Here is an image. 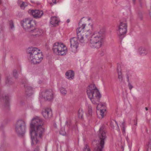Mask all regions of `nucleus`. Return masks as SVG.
Masks as SVG:
<instances>
[{"mask_svg": "<svg viewBox=\"0 0 151 151\" xmlns=\"http://www.w3.org/2000/svg\"><path fill=\"white\" fill-rule=\"evenodd\" d=\"M105 32L104 28L94 32L90 41L89 45L91 47L99 48L101 47L104 37Z\"/></svg>", "mask_w": 151, "mask_h": 151, "instance_id": "obj_1", "label": "nucleus"}, {"mask_svg": "<svg viewBox=\"0 0 151 151\" xmlns=\"http://www.w3.org/2000/svg\"><path fill=\"white\" fill-rule=\"evenodd\" d=\"M45 132V129L43 126H38L30 128V133L32 142L31 145L37 144L39 141V138H42Z\"/></svg>", "mask_w": 151, "mask_h": 151, "instance_id": "obj_2", "label": "nucleus"}, {"mask_svg": "<svg viewBox=\"0 0 151 151\" xmlns=\"http://www.w3.org/2000/svg\"><path fill=\"white\" fill-rule=\"evenodd\" d=\"M106 132L105 126H102L100 128L98 133V143L95 148L94 151H103L106 139Z\"/></svg>", "mask_w": 151, "mask_h": 151, "instance_id": "obj_3", "label": "nucleus"}, {"mask_svg": "<svg viewBox=\"0 0 151 151\" xmlns=\"http://www.w3.org/2000/svg\"><path fill=\"white\" fill-rule=\"evenodd\" d=\"M89 87V90L87 91L88 96L93 104H96L94 98L96 97L98 99H100L101 97L100 93L95 84H91Z\"/></svg>", "mask_w": 151, "mask_h": 151, "instance_id": "obj_4", "label": "nucleus"}, {"mask_svg": "<svg viewBox=\"0 0 151 151\" xmlns=\"http://www.w3.org/2000/svg\"><path fill=\"white\" fill-rule=\"evenodd\" d=\"M52 50L57 55H63L67 52V48L63 43L56 42L53 45Z\"/></svg>", "mask_w": 151, "mask_h": 151, "instance_id": "obj_5", "label": "nucleus"}, {"mask_svg": "<svg viewBox=\"0 0 151 151\" xmlns=\"http://www.w3.org/2000/svg\"><path fill=\"white\" fill-rule=\"evenodd\" d=\"M26 125L25 122L22 120L17 121L15 126V131L19 136H23L26 132Z\"/></svg>", "mask_w": 151, "mask_h": 151, "instance_id": "obj_6", "label": "nucleus"}, {"mask_svg": "<svg viewBox=\"0 0 151 151\" xmlns=\"http://www.w3.org/2000/svg\"><path fill=\"white\" fill-rule=\"evenodd\" d=\"M127 23L126 20H120L117 32L118 36L120 39L122 40L125 37L127 32Z\"/></svg>", "mask_w": 151, "mask_h": 151, "instance_id": "obj_7", "label": "nucleus"}, {"mask_svg": "<svg viewBox=\"0 0 151 151\" xmlns=\"http://www.w3.org/2000/svg\"><path fill=\"white\" fill-rule=\"evenodd\" d=\"M86 26V24H83L76 29L77 38L81 43H87L89 41L88 38L86 37L84 35L81 33V32L83 33L82 30Z\"/></svg>", "mask_w": 151, "mask_h": 151, "instance_id": "obj_8", "label": "nucleus"}, {"mask_svg": "<svg viewBox=\"0 0 151 151\" xmlns=\"http://www.w3.org/2000/svg\"><path fill=\"white\" fill-rule=\"evenodd\" d=\"M27 52L29 55V60L31 61L32 59L34 61H35L36 60L35 59V57L36 56H37L38 54L42 52L37 48L31 47L28 48Z\"/></svg>", "mask_w": 151, "mask_h": 151, "instance_id": "obj_9", "label": "nucleus"}, {"mask_svg": "<svg viewBox=\"0 0 151 151\" xmlns=\"http://www.w3.org/2000/svg\"><path fill=\"white\" fill-rule=\"evenodd\" d=\"M40 97L44 99L45 101L52 100L54 98L53 91L51 89H47L41 93Z\"/></svg>", "mask_w": 151, "mask_h": 151, "instance_id": "obj_10", "label": "nucleus"}, {"mask_svg": "<svg viewBox=\"0 0 151 151\" xmlns=\"http://www.w3.org/2000/svg\"><path fill=\"white\" fill-rule=\"evenodd\" d=\"M44 124V122L42 119L39 117L36 116L32 119L30 124V127L32 128L39 126H43Z\"/></svg>", "mask_w": 151, "mask_h": 151, "instance_id": "obj_11", "label": "nucleus"}, {"mask_svg": "<svg viewBox=\"0 0 151 151\" xmlns=\"http://www.w3.org/2000/svg\"><path fill=\"white\" fill-rule=\"evenodd\" d=\"M86 30V33L83 34L86 37L88 38V41L91 39L92 32L93 29V24H89L88 26L85 28Z\"/></svg>", "mask_w": 151, "mask_h": 151, "instance_id": "obj_12", "label": "nucleus"}, {"mask_svg": "<svg viewBox=\"0 0 151 151\" xmlns=\"http://www.w3.org/2000/svg\"><path fill=\"white\" fill-rule=\"evenodd\" d=\"M33 21L30 19L27 18L22 21L21 25L25 29H29L33 27V25L32 24Z\"/></svg>", "mask_w": 151, "mask_h": 151, "instance_id": "obj_13", "label": "nucleus"}, {"mask_svg": "<svg viewBox=\"0 0 151 151\" xmlns=\"http://www.w3.org/2000/svg\"><path fill=\"white\" fill-rule=\"evenodd\" d=\"M70 47L72 49L75 50L78 48L79 45L78 38L73 37L70 40Z\"/></svg>", "mask_w": 151, "mask_h": 151, "instance_id": "obj_14", "label": "nucleus"}, {"mask_svg": "<svg viewBox=\"0 0 151 151\" xmlns=\"http://www.w3.org/2000/svg\"><path fill=\"white\" fill-rule=\"evenodd\" d=\"M0 93L1 94V99L5 103V106H8L9 105V97L8 95L2 91H0Z\"/></svg>", "mask_w": 151, "mask_h": 151, "instance_id": "obj_15", "label": "nucleus"}, {"mask_svg": "<svg viewBox=\"0 0 151 151\" xmlns=\"http://www.w3.org/2000/svg\"><path fill=\"white\" fill-rule=\"evenodd\" d=\"M42 114L43 116L46 119L50 118L52 115V111L50 108H47L43 111Z\"/></svg>", "mask_w": 151, "mask_h": 151, "instance_id": "obj_16", "label": "nucleus"}, {"mask_svg": "<svg viewBox=\"0 0 151 151\" xmlns=\"http://www.w3.org/2000/svg\"><path fill=\"white\" fill-rule=\"evenodd\" d=\"M43 33V31L38 28H35L31 30L30 32V34L34 37H38Z\"/></svg>", "mask_w": 151, "mask_h": 151, "instance_id": "obj_17", "label": "nucleus"}, {"mask_svg": "<svg viewBox=\"0 0 151 151\" xmlns=\"http://www.w3.org/2000/svg\"><path fill=\"white\" fill-rule=\"evenodd\" d=\"M25 88V92L26 94L28 96L32 95L33 93V88L28 83L24 85Z\"/></svg>", "mask_w": 151, "mask_h": 151, "instance_id": "obj_18", "label": "nucleus"}, {"mask_svg": "<svg viewBox=\"0 0 151 151\" xmlns=\"http://www.w3.org/2000/svg\"><path fill=\"white\" fill-rule=\"evenodd\" d=\"M31 13L34 17L36 19L41 17L43 14V12L40 10H32L31 11Z\"/></svg>", "mask_w": 151, "mask_h": 151, "instance_id": "obj_19", "label": "nucleus"}, {"mask_svg": "<svg viewBox=\"0 0 151 151\" xmlns=\"http://www.w3.org/2000/svg\"><path fill=\"white\" fill-rule=\"evenodd\" d=\"M37 56H35V61H34L32 59L30 61L33 64H37L40 63L42 61L43 58V56L42 53H39V54L37 55Z\"/></svg>", "mask_w": 151, "mask_h": 151, "instance_id": "obj_20", "label": "nucleus"}, {"mask_svg": "<svg viewBox=\"0 0 151 151\" xmlns=\"http://www.w3.org/2000/svg\"><path fill=\"white\" fill-rule=\"evenodd\" d=\"M50 22L53 26H56L60 22L59 19L56 17H52L50 19Z\"/></svg>", "mask_w": 151, "mask_h": 151, "instance_id": "obj_21", "label": "nucleus"}, {"mask_svg": "<svg viewBox=\"0 0 151 151\" xmlns=\"http://www.w3.org/2000/svg\"><path fill=\"white\" fill-rule=\"evenodd\" d=\"M74 73L73 70H69L66 73L65 75L68 79L71 80L74 78Z\"/></svg>", "mask_w": 151, "mask_h": 151, "instance_id": "obj_22", "label": "nucleus"}, {"mask_svg": "<svg viewBox=\"0 0 151 151\" xmlns=\"http://www.w3.org/2000/svg\"><path fill=\"white\" fill-rule=\"evenodd\" d=\"M5 83L7 85H11L13 83L12 79L10 76L7 77Z\"/></svg>", "mask_w": 151, "mask_h": 151, "instance_id": "obj_23", "label": "nucleus"}, {"mask_svg": "<svg viewBox=\"0 0 151 151\" xmlns=\"http://www.w3.org/2000/svg\"><path fill=\"white\" fill-rule=\"evenodd\" d=\"M139 53L140 55H146L147 53V51L145 48L141 47L139 48Z\"/></svg>", "mask_w": 151, "mask_h": 151, "instance_id": "obj_24", "label": "nucleus"}, {"mask_svg": "<svg viewBox=\"0 0 151 151\" xmlns=\"http://www.w3.org/2000/svg\"><path fill=\"white\" fill-rule=\"evenodd\" d=\"M117 72L118 75V79L120 81L122 82V81L123 78L121 70H120V71H119V69H118V72Z\"/></svg>", "mask_w": 151, "mask_h": 151, "instance_id": "obj_25", "label": "nucleus"}, {"mask_svg": "<svg viewBox=\"0 0 151 151\" xmlns=\"http://www.w3.org/2000/svg\"><path fill=\"white\" fill-rule=\"evenodd\" d=\"M83 114V111L82 109H80L78 111V116L79 118L82 119Z\"/></svg>", "mask_w": 151, "mask_h": 151, "instance_id": "obj_26", "label": "nucleus"}, {"mask_svg": "<svg viewBox=\"0 0 151 151\" xmlns=\"http://www.w3.org/2000/svg\"><path fill=\"white\" fill-rule=\"evenodd\" d=\"M126 76L127 79V81H129V77L132 76V73H130L129 71L128 70H126Z\"/></svg>", "mask_w": 151, "mask_h": 151, "instance_id": "obj_27", "label": "nucleus"}, {"mask_svg": "<svg viewBox=\"0 0 151 151\" xmlns=\"http://www.w3.org/2000/svg\"><path fill=\"white\" fill-rule=\"evenodd\" d=\"M60 91L62 94L63 95H65L67 93V91L65 88L63 87L60 88Z\"/></svg>", "mask_w": 151, "mask_h": 151, "instance_id": "obj_28", "label": "nucleus"}, {"mask_svg": "<svg viewBox=\"0 0 151 151\" xmlns=\"http://www.w3.org/2000/svg\"><path fill=\"white\" fill-rule=\"evenodd\" d=\"M147 151H151V139L148 142Z\"/></svg>", "mask_w": 151, "mask_h": 151, "instance_id": "obj_29", "label": "nucleus"}, {"mask_svg": "<svg viewBox=\"0 0 151 151\" xmlns=\"http://www.w3.org/2000/svg\"><path fill=\"white\" fill-rule=\"evenodd\" d=\"M28 5L27 3L25 2H23L21 5H20V7L21 9H24V8Z\"/></svg>", "mask_w": 151, "mask_h": 151, "instance_id": "obj_30", "label": "nucleus"}, {"mask_svg": "<svg viewBox=\"0 0 151 151\" xmlns=\"http://www.w3.org/2000/svg\"><path fill=\"white\" fill-rule=\"evenodd\" d=\"M88 111L89 116H91L92 115V107L90 105L88 106Z\"/></svg>", "mask_w": 151, "mask_h": 151, "instance_id": "obj_31", "label": "nucleus"}, {"mask_svg": "<svg viewBox=\"0 0 151 151\" xmlns=\"http://www.w3.org/2000/svg\"><path fill=\"white\" fill-rule=\"evenodd\" d=\"M9 24L10 28L12 29L14 28V23L13 21L12 20L9 21Z\"/></svg>", "mask_w": 151, "mask_h": 151, "instance_id": "obj_32", "label": "nucleus"}, {"mask_svg": "<svg viewBox=\"0 0 151 151\" xmlns=\"http://www.w3.org/2000/svg\"><path fill=\"white\" fill-rule=\"evenodd\" d=\"M83 151H90L89 147L87 145H86Z\"/></svg>", "mask_w": 151, "mask_h": 151, "instance_id": "obj_33", "label": "nucleus"}, {"mask_svg": "<svg viewBox=\"0 0 151 151\" xmlns=\"http://www.w3.org/2000/svg\"><path fill=\"white\" fill-rule=\"evenodd\" d=\"M13 75L16 78H17V71L16 70H14L13 72Z\"/></svg>", "mask_w": 151, "mask_h": 151, "instance_id": "obj_34", "label": "nucleus"}, {"mask_svg": "<svg viewBox=\"0 0 151 151\" xmlns=\"http://www.w3.org/2000/svg\"><path fill=\"white\" fill-rule=\"evenodd\" d=\"M60 134L63 135H65L66 133L64 131V130L63 129H61L59 131Z\"/></svg>", "mask_w": 151, "mask_h": 151, "instance_id": "obj_35", "label": "nucleus"}, {"mask_svg": "<svg viewBox=\"0 0 151 151\" xmlns=\"http://www.w3.org/2000/svg\"><path fill=\"white\" fill-rule=\"evenodd\" d=\"M125 123L124 122H122V132L124 133L125 132Z\"/></svg>", "mask_w": 151, "mask_h": 151, "instance_id": "obj_36", "label": "nucleus"}, {"mask_svg": "<svg viewBox=\"0 0 151 151\" xmlns=\"http://www.w3.org/2000/svg\"><path fill=\"white\" fill-rule=\"evenodd\" d=\"M127 82L128 83V86L129 87V89L131 90L133 88V86L130 83L129 81H127Z\"/></svg>", "mask_w": 151, "mask_h": 151, "instance_id": "obj_37", "label": "nucleus"}, {"mask_svg": "<svg viewBox=\"0 0 151 151\" xmlns=\"http://www.w3.org/2000/svg\"><path fill=\"white\" fill-rule=\"evenodd\" d=\"M100 115L102 116V117H103L104 116V111H103V110L101 109L100 110Z\"/></svg>", "mask_w": 151, "mask_h": 151, "instance_id": "obj_38", "label": "nucleus"}, {"mask_svg": "<svg viewBox=\"0 0 151 151\" xmlns=\"http://www.w3.org/2000/svg\"><path fill=\"white\" fill-rule=\"evenodd\" d=\"M40 146H37L34 150V151H40Z\"/></svg>", "mask_w": 151, "mask_h": 151, "instance_id": "obj_39", "label": "nucleus"}, {"mask_svg": "<svg viewBox=\"0 0 151 151\" xmlns=\"http://www.w3.org/2000/svg\"><path fill=\"white\" fill-rule=\"evenodd\" d=\"M66 123L67 124V125L68 127L69 128H70V127L71 125V123L70 122V121L68 122V121H67L66 122Z\"/></svg>", "mask_w": 151, "mask_h": 151, "instance_id": "obj_40", "label": "nucleus"}, {"mask_svg": "<svg viewBox=\"0 0 151 151\" xmlns=\"http://www.w3.org/2000/svg\"><path fill=\"white\" fill-rule=\"evenodd\" d=\"M134 125H136L137 124V119L136 118L134 120Z\"/></svg>", "mask_w": 151, "mask_h": 151, "instance_id": "obj_41", "label": "nucleus"}, {"mask_svg": "<svg viewBox=\"0 0 151 151\" xmlns=\"http://www.w3.org/2000/svg\"><path fill=\"white\" fill-rule=\"evenodd\" d=\"M118 69H119V71H120V70H121V65H118L117 68V72H118Z\"/></svg>", "mask_w": 151, "mask_h": 151, "instance_id": "obj_42", "label": "nucleus"}, {"mask_svg": "<svg viewBox=\"0 0 151 151\" xmlns=\"http://www.w3.org/2000/svg\"><path fill=\"white\" fill-rule=\"evenodd\" d=\"M111 127L112 128H114V125L113 122H111Z\"/></svg>", "mask_w": 151, "mask_h": 151, "instance_id": "obj_43", "label": "nucleus"}, {"mask_svg": "<svg viewBox=\"0 0 151 151\" xmlns=\"http://www.w3.org/2000/svg\"><path fill=\"white\" fill-rule=\"evenodd\" d=\"M99 106H103V105L102 104H99L96 107L97 108H98V107Z\"/></svg>", "mask_w": 151, "mask_h": 151, "instance_id": "obj_44", "label": "nucleus"}, {"mask_svg": "<svg viewBox=\"0 0 151 151\" xmlns=\"http://www.w3.org/2000/svg\"><path fill=\"white\" fill-rule=\"evenodd\" d=\"M100 55L101 56H102L104 55V53L103 52H101V53L100 54Z\"/></svg>", "mask_w": 151, "mask_h": 151, "instance_id": "obj_45", "label": "nucleus"}, {"mask_svg": "<svg viewBox=\"0 0 151 151\" xmlns=\"http://www.w3.org/2000/svg\"><path fill=\"white\" fill-rule=\"evenodd\" d=\"M52 2L54 3H56V0H52Z\"/></svg>", "mask_w": 151, "mask_h": 151, "instance_id": "obj_46", "label": "nucleus"}, {"mask_svg": "<svg viewBox=\"0 0 151 151\" xmlns=\"http://www.w3.org/2000/svg\"><path fill=\"white\" fill-rule=\"evenodd\" d=\"M115 121V122L116 125H117V126H118V127H119V126H118L117 122L116 121Z\"/></svg>", "mask_w": 151, "mask_h": 151, "instance_id": "obj_47", "label": "nucleus"}, {"mask_svg": "<svg viewBox=\"0 0 151 151\" xmlns=\"http://www.w3.org/2000/svg\"><path fill=\"white\" fill-rule=\"evenodd\" d=\"M135 1L136 0H132V2H133V3L134 4L135 3Z\"/></svg>", "mask_w": 151, "mask_h": 151, "instance_id": "obj_48", "label": "nucleus"}, {"mask_svg": "<svg viewBox=\"0 0 151 151\" xmlns=\"http://www.w3.org/2000/svg\"><path fill=\"white\" fill-rule=\"evenodd\" d=\"M145 110L147 111L148 110L147 107H145Z\"/></svg>", "mask_w": 151, "mask_h": 151, "instance_id": "obj_49", "label": "nucleus"}, {"mask_svg": "<svg viewBox=\"0 0 151 151\" xmlns=\"http://www.w3.org/2000/svg\"><path fill=\"white\" fill-rule=\"evenodd\" d=\"M90 20V18H88V20Z\"/></svg>", "mask_w": 151, "mask_h": 151, "instance_id": "obj_50", "label": "nucleus"}, {"mask_svg": "<svg viewBox=\"0 0 151 151\" xmlns=\"http://www.w3.org/2000/svg\"><path fill=\"white\" fill-rule=\"evenodd\" d=\"M81 22V21H80V22H79V25H80V22Z\"/></svg>", "mask_w": 151, "mask_h": 151, "instance_id": "obj_51", "label": "nucleus"}, {"mask_svg": "<svg viewBox=\"0 0 151 151\" xmlns=\"http://www.w3.org/2000/svg\"><path fill=\"white\" fill-rule=\"evenodd\" d=\"M54 126H55V127H56V124H55V125H54Z\"/></svg>", "mask_w": 151, "mask_h": 151, "instance_id": "obj_52", "label": "nucleus"}, {"mask_svg": "<svg viewBox=\"0 0 151 151\" xmlns=\"http://www.w3.org/2000/svg\"><path fill=\"white\" fill-rule=\"evenodd\" d=\"M1 0H0V4H1Z\"/></svg>", "mask_w": 151, "mask_h": 151, "instance_id": "obj_53", "label": "nucleus"}, {"mask_svg": "<svg viewBox=\"0 0 151 151\" xmlns=\"http://www.w3.org/2000/svg\"><path fill=\"white\" fill-rule=\"evenodd\" d=\"M45 151H47V149L46 148V149H45Z\"/></svg>", "mask_w": 151, "mask_h": 151, "instance_id": "obj_54", "label": "nucleus"}, {"mask_svg": "<svg viewBox=\"0 0 151 151\" xmlns=\"http://www.w3.org/2000/svg\"><path fill=\"white\" fill-rule=\"evenodd\" d=\"M67 22H69V21L68 20H67Z\"/></svg>", "mask_w": 151, "mask_h": 151, "instance_id": "obj_55", "label": "nucleus"}, {"mask_svg": "<svg viewBox=\"0 0 151 151\" xmlns=\"http://www.w3.org/2000/svg\"><path fill=\"white\" fill-rule=\"evenodd\" d=\"M140 5H141V4H140Z\"/></svg>", "mask_w": 151, "mask_h": 151, "instance_id": "obj_56", "label": "nucleus"}, {"mask_svg": "<svg viewBox=\"0 0 151 151\" xmlns=\"http://www.w3.org/2000/svg\"><path fill=\"white\" fill-rule=\"evenodd\" d=\"M139 15H140V16L141 15V14H139Z\"/></svg>", "mask_w": 151, "mask_h": 151, "instance_id": "obj_57", "label": "nucleus"}, {"mask_svg": "<svg viewBox=\"0 0 151 151\" xmlns=\"http://www.w3.org/2000/svg\"><path fill=\"white\" fill-rule=\"evenodd\" d=\"M139 1H140V0H139Z\"/></svg>", "mask_w": 151, "mask_h": 151, "instance_id": "obj_58", "label": "nucleus"}]
</instances>
